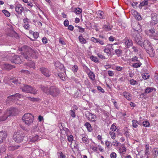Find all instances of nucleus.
Segmentation results:
<instances>
[{"label": "nucleus", "instance_id": "f257e3e1", "mask_svg": "<svg viewBox=\"0 0 158 158\" xmlns=\"http://www.w3.org/2000/svg\"><path fill=\"white\" fill-rule=\"evenodd\" d=\"M24 58L27 60H31L32 58H36V52L30 47L25 45L21 48Z\"/></svg>", "mask_w": 158, "mask_h": 158}, {"label": "nucleus", "instance_id": "f03ea898", "mask_svg": "<svg viewBox=\"0 0 158 158\" xmlns=\"http://www.w3.org/2000/svg\"><path fill=\"white\" fill-rule=\"evenodd\" d=\"M23 85V86L20 88L23 92L35 95L37 93L38 90L35 88L29 85L24 84Z\"/></svg>", "mask_w": 158, "mask_h": 158}, {"label": "nucleus", "instance_id": "7ed1b4c3", "mask_svg": "<svg viewBox=\"0 0 158 158\" xmlns=\"http://www.w3.org/2000/svg\"><path fill=\"white\" fill-rule=\"evenodd\" d=\"M25 135L22 131H18L15 132L13 135V139L16 143H20L23 141Z\"/></svg>", "mask_w": 158, "mask_h": 158}, {"label": "nucleus", "instance_id": "20e7f679", "mask_svg": "<svg viewBox=\"0 0 158 158\" xmlns=\"http://www.w3.org/2000/svg\"><path fill=\"white\" fill-rule=\"evenodd\" d=\"M34 118L33 115L31 114L27 113L23 116L22 119L26 124L30 125L33 123Z\"/></svg>", "mask_w": 158, "mask_h": 158}, {"label": "nucleus", "instance_id": "39448f33", "mask_svg": "<svg viewBox=\"0 0 158 158\" xmlns=\"http://www.w3.org/2000/svg\"><path fill=\"white\" fill-rule=\"evenodd\" d=\"M60 91L59 89L56 86H52L49 88L48 94L54 97L58 95Z\"/></svg>", "mask_w": 158, "mask_h": 158}, {"label": "nucleus", "instance_id": "423d86ee", "mask_svg": "<svg viewBox=\"0 0 158 158\" xmlns=\"http://www.w3.org/2000/svg\"><path fill=\"white\" fill-rule=\"evenodd\" d=\"M140 45L142 47H143L142 46H143L144 48L146 51H153L152 47L149 41L148 40H145L143 44H140Z\"/></svg>", "mask_w": 158, "mask_h": 158}, {"label": "nucleus", "instance_id": "0eeeda50", "mask_svg": "<svg viewBox=\"0 0 158 158\" xmlns=\"http://www.w3.org/2000/svg\"><path fill=\"white\" fill-rule=\"evenodd\" d=\"M40 70L44 76L47 77H49L51 75L50 71L45 67H42L40 68Z\"/></svg>", "mask_w": 158, "mask_h": 158}, {"label": "nucleus", "instance_id": "6e6552de", "mask_svg": "<svg viewBox=\"0 0 158 158\" xmlns=\"http://www.w3.org/2000/svg\"><path fill=\"white\" fill-rule=\"evenodd\" d=\"M55 66L56 67L57 69H60L61 71V73L65 72L64 67V65L60 63L59 61H56L54 64Z\"/></svg>", "mask_w": 158, "mask_h": 158}, {"label": "nucleus", "instance_id": "1a4fd4ad", "mask_svg": "<svg viewBox=\"0 0 158 158\" xmlns=\"http://www.w3.org/2000/svg\"><path fill=\"white\" fill-rule=\"evenodd\" d=\"M11 62L15 64H20L22 62L21 58L19 56L14 55L11 60Z\"/></svg>", "mask_w": 158, "mask_h": 158}, {"label": "nucleus", "instance_id": "9d476101", "mask_svg": "<svg viewBox=\"0 0 158 158\" xmlns=\"http://www.w3.org/2000/svg\"><path fill=\"white\" fill-rule=\"evenodd\" d=\"M153 90L156 91V89L153 87H147L145 89V92H144L143 93L139 94V95L140 96H142V97H143L144 96L146 95L147 93H151L152 92ZM141 97V96H140V98Z\"/></svg>", "mask_w": 158, "mask_h": 158}, {"label": "nucleus", "instance_id": "9b49d317", "mask_svg": "<svg viewBox=\"0 0 158 158\" xmlns=\"http://www.w3.org/2000/svg\"><path fill=\"white\" fill-rule=\"evenodd\" d=\"M24 10L23 7L20 4H17L15 6V11L18 15H21Z\"/></svg>", "mask_w": 158, "mask_h": 158}, {"label": "nucleus", "instance_id": "f8f14e48", "mask_svg": "<svg viewBox=\"0 0 158 158\" xmlns=\"http://www.w3.org/2000/svg\"><path fill=\"white\" fill-rule=\"evenodd\" d=\"M158 15L156 13H152L151 14V23L152 24L155 25L158 22Z\"/></svg>", "mask_w": 158, "mask_h": 158}, {"label": "nucleus", "instance_id": "ddd939ff", "mask_svg": "<svg viewBox=\"0 0 158 158\" xmlns=\"http://www.w3.org/2000/svg\"><path fill=\"white\" fill-rule=\"evenodd\" d=\"M7 132L5 131L0 132V144L5 140L7 136Z\"/></svg>", "mask_w": 158, "mask_h": 158}, {"label": "nucleus", "instance_id": "4468645a", "mask_svg": "<svg viewBox=\"0 0 158 158\" xmlns=\"http://www.w3.org/2000/svg\"><path fill=\"white\" fill-rule=\"evenodd\" d=\"M11 113L10 111H7L5 114L0 117V122L5 121L10 116V115L14 114Z\"/></svg>", "mask_w": 158, "mask_h": 158}, {"label": "nucleus", "instance_id": "2eb2a0df", "mask_svg": "<svg viewBox=\"0 0 158 158\" xmlns=\"http://www.w3.org/2000/svg\"><path fill=\"white\" fill-rule=\"evenodd\" d=\"M132 34L135 41L138 42V41H137L138 40V30H136V29L133 28V31H132Z\"/></svg>", "mask_w": 158, "mask_h": 158}, {"label": "nucleus", "instance_id": "dca6fc26", "mask_svg": "<svg viewBox=\"0 0 158 158\" xmlns=\"http://www.w3.org/2000/svg\"><path fill=\"white\" fill-rule=\"evenodd\" d=\"M124 40L125 41V44L127 47V48H129L132 45L133 43L131 39L126 38Z\"/></svg>", "mask_w": 158, "mask_h": 158}, {"label": "nucleus", "instance_id": "f3484780", "mask_svg": "<svg viewBox=\"0 0 158 158\" xmlns=\"http://www.w3.org/2000/svg\"><path fill=\"white\" fill-rule=\"evenodd\" d=\"M131 12L133 17L136 20H138V12L135 10H131Z\"/></svg>", "mask_w": 158, "mask_h": 158}, {"label": "nucleus", "instance_id": "a211bd4d", "mask_svg": "<svg viewBox=\"0 0 158 158\" xmlns=\"http://www.w3.org/2000/svg\"><path fill=\"white\" fill-rule=\"evenodd\" d=\"M103 29L105 31H109L111 30L112 27L110 26V24L108 23L107 24L104 25L103 27Z\"/></svg>", "mask_w": 158, "mask_h": 158}, {"label": "nucleus", "instance_id": "6ab92c4d", "mask_svg": "<svg viewBox=\"0 0 158 158\" xmlns=\"http://www.w3.org/2000/svg\"><path fill=\"white\" fill-rule=\"evenodd\" d=\"M97 15L98 17L100 19H105L104 13L102 11L98 10L97 12Z\"/></svg>", "mask_w": 158, "mask_h": 158}, {"label": "nucleus", "instance_id": "aec40b11", "mask_svg": "<svg viewBox=\"0 0 158 158\" xmlns=\"http://www.w3.org/2000/svg\"><path fill=\"white\" fill-rule=\"evenodd\" d=\"M78 38L81 44H85L86 43L87 41L83 37L82 35L79 36Z\"/></svg>", "mask_w": 158, "mask_h": 158}, {"label": "nucleus", "instance_id": "412c9836", "mask_svg": "<svg viewBox=\"0 0 158 158\" xmlns=\"http://www.w3.org/2000/svg\"><path fill=\"white\" fill-rule=\"evenodd\" d=\"M88 75L91 80H94L95 79V76L93 72L91 71H90L88 74Z\"/></svg>", "mask_w": 158, "mask_h": 158}, {"label": "nucleus", "instance_id": "4be33fe9", "mask_svg": "<svg viewBox=\"0 0 158 158\" xmlns=\"http://www.w3.org/2000/svg\"><path fill=\"white\" fill-rule=\"evenodd\" d=\"M40 87L41 88V89L45 93H46L47 94H48L49 89H48V88H47V87L44 86L42 85H41Z\"/></svg>", "mask_w": 158, "mask_h": 158}, {"label": "nucleus", "instance_id": "5701e85b", "mask_svg": "<svg viewBox=\"0 0 158 158\" xmlns=\"http://www.w3.org/2000/svg\"><path fill=\"white\" fill-rule=\"evenodd\" d=\"M155 30L154 28H152L149 30L148 35L152 37L155 33Z\"/></svg>", "mask_w": 158, "mask_h": 158}, {"label": "nucleus", "instance_id": "b1692460", "mask_svg": "<svg viewBox=\"0 0 158 158\" xmlns=\"http://www.w3.org/2000/svg\"><path fill=\"white\" fill-rule=\"evenodd\" d=\"M115 54L118 57L120 56L122 54V51L121 49H116L114 51Z\"/></svg>", "mask_w": 158, "mask_h": 158}, {"label": "nucleus", "instance_id": "393cba45", "mask_svg": "<svg viewBox=\"0 0 158 158\" xmlns=\"http://www.w3.org/2000/svg\"><path fill=\"white\" fill-rule=\"evenodd\" d=\"M85 126H86V128H87L88 130L89 131L91 132L92 131L93 129L91 125L89 123H86Z\"/></svg>", "mask_w": 158, "mask_h": 158}, {"label": "nucleus", "instance_id": "a878e982", "mask_svg": "<svg viewBox=\"0 0 158 158\" xmlns=\"http://www.w3.org/2000/svg\"><path fill=\"white\" fill-rule=\"evenodd\" d=\"M39 139V137L38 135H35L33 136L30 138V141L35 142L37 141Z\"/></svg>", "mask_w": 158, "mask_h": 158}, {"label": "nucleus", "instance_id": "bb28decb", "mask_svg": "<svg viewBox=\"0 0 158 158\" xmlns=\"http://www.w3.org/2000/svg\"><path fill=\"white\" fill-rule=\"evenodd\" d=\"M75 9L74 12L76 14H79L82 12V9L79 7L76 8Z\"/></svg>", "mask_w": 158, "mask_h": 158}, {"label": "nucleus", "instance_id": "cd10ccee", "mask_svg": "<svg viewBox=\"0 0 158 158\" xmlns=\"http://www.w3.org/2000/svg\"><path fill=\"white\" fill-rule=\"evenodd\" d=\"M15 99H16L14 94L8 97L7 98V101H13Z\"/></svg>", "mask_w": 158, "mask_h": 158}, {"label": "nucleus", "instance_id": "c85d7f7f", "mask_svg": "<svg viewBox=\"0 0 158 158\" xmlns=\"http://www.w3.org/2000/svg\"><path fill=\"white\" fill-rule=\"evenodd\" d=\"M148 0H145L140 3V4L139 5V7H140L147 5H148Z\"/></svg>", "mask_w": 158, "mask_h": 158}, {"label": "nucleus", "instance_id": "c756f323", "mask_svg": "<svg viewBox=\"0 0 158 158\" xmlns=\"http://www.w3.org/2000/svg\"><path fill=\"white\" fill-rule=\"evenodd\" d=\"M16 110V109L12 108H10V109L9 110H7V111H10L11 112V114L12 113V114H14L13 115H10V116H11L15 115Z\"/></svg>", "mask_w": 158, "mask_h": 158}, {"label": "nucleus", "instance_id": "7c9ffc66", "mask_svg": "<svg viewBox=\"0 0 158 158\" xmlns=\"http://www.w3.org/2000/svg\"><path fill=\"white\" fill-rule=\"evenodd\" d=\"M150 123L149 122L146 121L143 122L142 123L141 125H143V126L145 127H148L150 126Z\"/></svg>", "mask_w": 158, "mask_h": 158}, {"label": "nucleus", "instance_id": "2f4dec72", "mask_svg": "<svg viewBox=\"0 0 158 158\" xmlns=\"http://www.w3.org/2000/svg\"><path fill=\"white\" fill-rule=\"evenodd\" d=\"M82 140L83 142L85 143H88L89 140L85 136L83 137V135H82Z\"/></svg>", "mask_w": 158, "mask_h": 158}, {"label": "nucleus", "instance_id": "473e14b6", "mask_svg": "<svg viewBox=\"0 0 158 158\" xmlns=\"http://www.w3.org/2000/svg\"><path fill=\"white\" fill-rule=\"evenodd\" d=\"M145 155H148L150 154V152L149 151V146L148 144H146L145 145Z\"/></svg>", "mask_w": 158, "mask_h": 158}, {"label": "nucleus", "instance_id": "72a5a7b5", "mask_svg": "<svg viewBox=\"0 0 158 158\" xmlns=\"http://www.w3.org/2000/svg\"><path fill=\"white\" fill-rule=\"evenodd\" d=\"M5 68L6 69L10 70L13 68H14V66L13 65L10 64H6L5 65Z\"/></svg>", "mask_w": 158, "mask_h": 158}, {"label": "nucleus", "instance_id": "f704fd0d", "mask_svg": "<svg viewBox=\"0 0 158 158\" xmlns=\"http://www.w3.org/2000/svg\"><path fill=\"white\" fill-rule=\"evenodd\" d=\"M123 95L127 99L130 100L131 99V97L128 93H127L126 92H124L123 93Z\"/></svg>", "mask_w": 158, "mask_h": 158}, {"label": "nucleus", "instance_id": "c9c22d12", "mask_svg": "<svg viewBox=\"0 0 158 158\" xmlns=\"http://www.w3.org/2000/svg\"><path fill=\"white\" fill-rule=\"evenodd\" d=\"M27 98L28 100H30L33 102L37 101H38V100H39L38 98H31L30 97H27Z\"/></svg>", "mask_w": 158, "mask_h": 158}, {"label": "nucleus", "instance_id": "e433bc0d", "mask_svg": "<svg viewBox=\"0 0 158 158\" xmlns=\"http://www.w3.org/2000/svg\"><path fill=\"white\" fill-rule=\"evenodd\" d=\"M142 77L144 80H146L149 78V75L148 73H145L143 74L142 75Z\"/></svg>", "mask_w": 158, "mask_h": 158}, {"label": "nucleus", "instance_id": "4c0bfd02", "mask_svg": "<svg viewBox=\"0 0 158 158\" xmlns=\"http://www.w3.org/2000/svg\"><path fill=\"white\" fill-rule=\"evenodd\" d=\"M138 124V123L137 120H133L132 121V125L134 127L136 128Z\"/></svg>", "mask_w": 158, "mask_h": 158}, {"label": "nucleus", "instance_id": "58836bf2", "mask_svg": "<svg viewBox=\"0 0 158 158\" xmlns=\"http://www.w3.org/2000/svg\"><path fill=\"white\" fill-rule=\"evenodd\" d=\"M109 47L108 48L109 51L110 52V53H111L112 51L114 50V45L112 44H108Z\"/></svg>", "mask_w": 158, "mask_h": 158}, {"label": "nucleus", "instance_id": "ea45409f", "mask_svg": "<svg viewBox=\"0 0 158 158\" xmlns=\"http://www.w3.org/2000/svg\"><path fill=\"white\" fill-rule=\"evenodd\" d=\"M2 12L6 16L8 17L10 16V13L6 10H2Z\"/></svg>", "mask_w": 158, "mask_h": 158}, {"label": "nucleus", "instance_id": "a19ab883", "mask_svg": "<svg viewBox=\"0 0 158 158\" xmlns=\"http://www.w3.org/2000/svg\"><path fill=\"white\" fill-rule=\"evenodd\" d=\"M90 59L93 61H94V62L97 63L98 62V60L97 57L94 56H90Z\"/></svg>", "mask_w": 158, "mask_h": 158}, {"label": "nucleus", "instance_id": "79ce46f5", "mask_svg": "<svg viewBox=\"0 0 158 158\" xmlns=\"http://www.w3.org/2000/svg\"><path fill=\"white\" fill-rule=\"evenodd\" d=\"M72 71L73 72H77L78 70V66L77 65H74L72 68Z\"/></svg>", "mask_w": 158, "mask_h": 158}, {"label": "nucleus", "instance_id": "37998d69", "mask_svg": "<svg viewBox=\"0 0 158 158\" xmlns=\"http://www.w3.org/2000/svg\"><path fill=\"white\" fill-rule=\"evenodd\" d=\"M151 38L156 40H158V32H155Z\"/></svg>", "mask_w": 158, "mask_h": 158}, {"label": "nucleus", "instance_id": "c03bdc74", "mask_svg": "<svg viewBox=\"0 0 158 158\" xmlns=\"http://www.w3.org/2000/svg\"><path fill=\"white\" fill-rule=\"evenodd\" d=\"M12 82L16 85H18L20 83V80L16 79H14L12 81Z\"/></svg>", "mask_w": 158, "mask_h": 158}, {"label": "nucleus", "instance_id": "a18cd8bd", "mask_svg": "<svg viewBox=\"0 0 158 158\" xmlns=\"http://www.w3.org/2000/svg\"><path fill=\"white\" fill-rule=\"evenodd\" d=\"M109 134L110 135L111 138L114 139L115 138V133L112 131L109 132Z\"/></svg>", "mask_w": 158, "mask_h": 158}, {"label": "nucleus", "instance_id": "49530a36", "mask_svg": "<svg viewBox=\"0 0 158 158\" xmlns=\"http://www.w3.org/2000/svg\"><path fill=\"white\" fill-rule=\"evenodd\" d=\"M84 69L86 72H89L90 71V69L88 68V67L84 64L82 65Z\"/></svg>", "mask_w": 158, "mask_h": 158}, {"label": "nucleus", "instance_id": "de8ad7c7", "mask_svg": "<svg viewBox=\"0 0 158 158\" xmlns=\"http://www.w3.org/2000/svg\"><path fill=\"white\" fill-rule=\"evenodd\" d=\"M19 147V146L18 145H15L14 146H12L10 147V150L13 151L15 149H17Z\"/></svg>", "mask_w": 158, "mask_h": 158}, {"label": "nucleus", "instance_id": "09e8293b", "mask_svg": "<svg viewBox=\"0 0 158 158\" xmlns=\"http://www.w3.org/2000/svg\"><path fill=\"white\" fill-rule=\"evenodd\" d=\"M33 36L34 38L37 39L39 36V33L37 32H34L33 34Z\"/></svg>", "mask_w": 158, "mask_h": 158}, {"label": "nucleus", "instance_id": "8fccbe9b", "mask_svg": "<svg viewBox=\"0 0 158 158\" xmlns=\"http://www.w3.org/2000/svg\"><path fill=\"white\" fill-rule=\"evenodd\" d=\"M23 27L25 29L28 30H29L30 28V25L28 23L24 24Z\"/></svg>", "mask_w": 158, "mask_h": 158}, {"label": "nucleus", "instance_id": "3c124183", "mask_svg": "<svg viewBox=\"0 0 158 158\" xmlns=\"http://www.w3.org/2000/svg\"><path fill=\"white\" fill-rule=\"evenodd\" d=\"M130 84L132 85H135V84H137V82L135 81L133 79H132L130 80Z\"/></svg>", "mask_w": 158, "mask_h": 158}, {"label": "nucleus", "instance_id": "603ef678", "mask_svg": "<svg viewBox=\"0 0 158 158\" xmlns=\"http://www.w3.org/2000/svg\"><path fill=\"white\" fill-rule=\"evenodd\" d=\"M97 43H98L102 45H104V44L103 40H101L99 39H98Z\"/></svg>", "mask_w": 158, "mask_h": 158}, {"label": "nucleus", "instance_id": "864d4df0", "mask_svg": "<svg viewBox=\"0 0 158 158\" xmlns=\"http://www.w3.org/2000/svg\"><path fill=\"white\" fill-rule=\"evenodd\" d=\"M68 140L69 142L72 141L73 140V136L71 135L68 137Z\"/></svg>", "mask_w": 158, "mask_h": 158}, {"label": "nucleus", "instance_id": "5fc2aeb1", "mask_svg": "<svg viewBox=\"0 0 158 158\" xmlns=\"http://www.w3.org/2000/svg\"><path fill=\"white\" fill-rule=\"evenodd\" d=\"M5 148L4 146H0V153H2L5 151Z\"/></svg>", "mask_w": 158, "mask_h": 158}, {"label": "nucleus", "instance_id": "6e6d98bb", "mask_svg": "<svg viewBox=\"0 0 158 158\" xmlns=\"http://www.w3.org/2000/svg\"><path fill=\"white\" fill-rule=\"evenodd\" d=\"M116 126L114 124H113L111 126L110 129L113 131H115L116 129Z\"/></svg>", "mask_w": 158, "mask_h": 158}, {"label": "nucleus", "instance_id": "4d7b16f0", "mask_svg": "<svg viewBox=\"0 0 158 158\" xmlns=\"http://www.w3.org/2000/svg\"><path fill=\"white\" fill-rule=\"evenodd\" d=\"M77 28L79 29V32H80L82 33L85 31L84 29L80 26H77Z\"/></svg>", "mask_w": 158, "mask_h": 158}, {"label": "nucleus", "instance_id": "13d9d810", "mask_svg": "<svg viewBox=\"0 0 158 158\" xmlns=\"http://www.w3.org/2000/svg\"><path fill=\"white\" fill-rule=\"evenodd\" d=\"M69 22L68 20L66 19L64 22V26L66 27L68 26L69 25Z\"/></svg>", "mask_w": 158, "mask_h": 158}, {"label": "nucleus", "instance_id": "bf43d9fd", "mask_svg": "<svg viewBox=\"0 0 158 158\" xmlns=\"http://www.w3.org/2000/svg\"><path fill=\"white\" fill-rule=\"evenodd\" d=\"M97 89L98 90L101 91V92L104 93V89L100 86H98L97 87Z\"/></svg>", "mask_w": 158, "mask_h": 158}, {"label": "nucleus", "instance_id": "052dcab7", "mask_svg": "<svg viewBox=\"0 0 158 158\" xmlns=\"http://www.w3.org/2000/svg\"><path fill=\"white\" fill-rule=\"evenodd\" d=\"M111 158H116V154L115 152H112L110 154Z\"/></svg>", "mask_w": 158, "mask_h": 158}, {"label": "nucleus", "instance_id": "680f3d73", "mask_svg": "<svg viewBox=\"0 0 158 158\" xmlns=\"http://www.w3.org/2000/svg\"><path fill=\"white\" fill-rule=\"evenodd\" d=\"M108 74L110 76H113L114 75V72L111 71H108Z\"/></svg>", "mask_w": 158, "mask_h": 158}, {"label": "nucleus", "instance_id": "e2e57ef3", "mask_svg": "<svg viewBox=\"0 0 158 158\" xmlns=\"http://www.w3.org/2000/svg\"><path fill=\"white\" fill-rule=\"evenodd\" d=\"M70 113L71 116L73 117H75V112L73 110H71L70 111Z\"/></svg>", "mask_w": 158, "mask_h": 158}, {"label": "nucleus", "instance_id": "0e129e2a", "mask_svg": "<svg viewBox=\"0 0 158 158\" xmlns=\"http://www.w3.org/2000/svg\"><path fill=\"white\" fill-rule=\"evenodd\" d=\"M138 4V3L137 2H134L132 4V6L134 8H137V6H136V5Z\"/></svg>", "mask_w": 158, "mask_h": 158}, {"label": "nucleus", "instance_id": "69168bd1", "mask_svg": "<svg viewBox=\"0 0 158 158\" xmlns=\"http://www.w3.org/2000/svg\"><path fill=\"white\" fill-rule=\"evenodd\" d=\"M42 40V42L46 44L48 42L46 38L45 37H44L43 38Z\"/></svg>", "mask_w": 158, "mask_h": 158}, {"label": "nucleus", "instance_id": "338daca9", "mask_svg": "<svg viewBox=\"0 0 158 158\" xmlns=\"http://www.w3.org/2000/svg\"><path fill=\"white\" fill-rule=\"evenodd\" d=\"M154 77L156 82L158 84V74H155Z\"/></svg>", "mask_w": 158, "mask_h": 158}, {"label": "nucleus", "instance_id": "774afa93", "mask_svg": "<svg viewBox=\"0 0 158 158\" xmlns=\"http://www.w3.org/2000/svg\"><path fill=\"white\" fill-rule=\"evenodd\" d=\"M60 158H66V156L64 155L62 152L60 153Z\"/></svg>", "mask_w": 158, "mask_h": 158}]
</instances>
